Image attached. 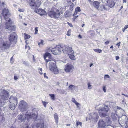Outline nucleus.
Here are the masks:
<instances>
[{
  "mask_svg": "<svg viewBox=\"0 0 128 128\" xmlns=\"http://www.w3.org/2000/svg\"><path fill=\"white\" fill-rule=\"evenodd\" d=\"M72 102L74 103L76 105V106L78 107L80 105V104L78 103L75 100V99L74 98H72Z\"/></svg>",
  "mask_w": 128,
  "mask_h": 128,
  "instance_id": "c85d7f7f",
  "label": "nucleus"
},
{
  "mask_svg": "<svg viewBox=\"0 0 128 128\" xmlns=\"http://www.w3.org/2000/svg\"><path fill=\"white\" fill-rule=\"evenodd\" d=\"M66 92L64 90H62L60 91V93L61 94H64Z\"/></svg>",
  "mask_w": 128,
  "mask_h": 128,
  "instance_id": "c03bdc74",
  "label": "nucleus"
},
{
  "mask_svg": "<svg viewBox=\"0 0 128 128\" xmlns=\"http://www.w3.org/2000/svg\"><path fill=\"white\" fill-rule=\"evenodd\" d=\"M74 66L70 64H67L65 66L64 70L66 72H69L74 69Z\"/></svg>",
  "mask_w": 128,
  "mask_h": 128,
  "instance_id": "f3484780",
  "label": "nucleus"
},
{
  "mask_svg": "<svg viewBox=\"0 0 128 128\" xmlns=\"http://www.w3.org/2000/svg\"><path fill=\"white\" fill-rule=\"evenodd\" d=\"M10 62L11 63H13L14 61L13 59V57H12L10 58Z\"/></svg>",
  "mask_w": 128,
  "mask_h": 128,
  "instance_id": "a18cd8bd",
  "label": "nucleus"
},
{
  "mask_svg": "<svg viewBox=\"0 0 128 128\" xmlns=\"http://www.w3.org/2000/svg\"><path fill=\"white\" fill-rule=\"evenodd\" d=\"M110 78V77L108 75H105L104 76V79L105 80H106V79L107 78Z\"/></svg>",
  "mask_w": 128,
  "mask_h": 128,
  "instance_id": "ea45409f",
  "label": "nucleus"
},
{
  "mask_svg": "<svg viewBox=\"0 0 128 128\" xmlns=\"http://www.w3.org/2000/svg\"><path fill=\"white\" fill-rule=\"evenodd\" d=\"M18 11L20 12H23L24 11V10L23 9H19Z\"/></svg>",
  "mask_w": 128,
  "mask_h": 128,
  "instance_id": "bf43d9fd",
  "label": "nucleus"
},
{
  "mask_svg": "<svg viewBox=\"0 0 128 128\" xmlns=\"http://www.w3.org/2000/svg\"><path fill=\"white\" fill-rule=\"evenodd\" d=\"M0 18H1V24H2V17L0 16Z\"/></svg>",
  "mask_w": 128,
  "mask_h": 128,
  "instance_id": "0e129e2a",
  "label": "nucleus"
},
{
  "mask_svg": "<svg viewBox=\"0 0 128 128\" xmlns=\"http://www.w3.org/2000/svg\"><path fill=\"white\" fill-rule=\"evenodd\" d=\"M78 16H75L74 18H72V19L74 21L75 19L76 18L78 17Z\"/></svg>",
  "mask_w": 128,
  "mask_h": 128,
  "instance_id": "09e8293b",
  "label": "nucleus"
},
{
  "mask_svg": "<svg viewBox=\"0 0 128 128\" xmlns=\"http://www.w3.org/2000/svg\"><path fill=\"white\" fill-rule=\"evenodd\" d=\"M29 2L30 6L37 8L39 7L41 4L40 2L38 0L35 2L34 0H29Z\"/></svg>",
  "mask_w": 128,
  "mask_h": 128,
  "instance_id": "9b49d317",
  "label": "nucleus"
},
{
  "mask_svg": "<svg viewBox=\"0 0 128 128\" xmlns=\"http://www.w3.org/2000/svg\"><path fill=\"white\" fill-rule=\"evenodd\" d=\"M79 125H80L81 126L82 125V122H80L76 121V126L77 127Z\"/></svg>",
  "mask_w": 128,
  "mask_h": 128,
  "instance_id": "473e14b6",
  "label": "nucleus"
},
{
  "mask_svg": "<svg viewBox=\"0 0 128 128\" xmlns=\"http://www.w3.org/2000/svg\"><path fill=\"white\" fill-rule=\"evenodd\" d=\"M43 41H41L39 43H38V45L40 46H41L43 45Z\"/></svg>",
  "mask_w": 128,
  "mask_h": 128,
  "instance_id": "79ce46f5",
  "label": "nucleus"
},
{
  "mask_svg": "<svg viewBox=\"0 0 128 128\" xmlns=\"http://www.w3.org/2000/svg\"><path fill=\"white\" fill-rule=\"evenodd\" d=\"M108 110V107L106 105L104 107L99 110L98 113L100 116L102 118H103L106 116H108V114L107 112Z\"/></svg>",
  "mask_w": 128,
  "mask_h": 128,
  "instance_id": "423d86ee",
  "label": "nucleus"
},
{
  "mask_svg": "<svg viewBox=\"0 0 128 128\" xmlns=\"http://www.w3.org/2000/svg\"><path fill=\"white\" fill-rule=\"evenodd\" d=\"M30 37V35L26 34H24V38L25 39H28Z\"/></svg>",
  "mask_w": 128,
  "mask_h": 128,
  "instance_id": "7c9ffc66",
  "label": "nucleus"
},
{
  "mask_svg": "<svg viewBox=\"0 0 128 128\" xmlns=\"http://www.w3.org/2000/svg\"><path fill=\"white\" fill-rule=\"evenodd\" d=\"M11 43L15 42L16 40V34L14 32H12L10 34L8 37Z\"/></svg>",
  "mask_w": 128,
  "mask_h": 128,
  "instance_id": "a211bd4d",
  "label": "nucleus"
},
{
  "mask_svg": "<svg viewBox=\"0 0 128 128\" xmlns=\"http://www.w3.org/2000/svg\"><path fill=\"white\" fill-rule=\"evenodd\" d=\"M122 94L124 96H125L127 97L128 98V95L127 94Z\"/></svg>",
  "mask_w": 128,
  "mask_h": 128,
  "instance_id": "052dcab7",
  "label": "nucleus"
},
{
  "mask_svg": "<svg viewBox=\"0 0 128 128\" xmlns=\"http://www.w3.org/2000/svg\"><path fill=\"white\" fill-rule=\"evenodd\" d=\"M69 57L72 60H75V58L74 55V54H72L71 53L68 54Z\"/></svg>",
  "mask_w": 128,
  "mask_h": 128,
  "instance_id": "a878e982",
  "label": "nucleus"
},
{
  "mask_svg": "<svg viewBox=\"0 0 128 128\" xmlns=\"http://www.w3.org/2000/svg\"><path fill=\"white\" fill-rule=\"evenodd\" d=\"M94 51L96 52L100 53L102 52V50L100 49H96L94 50Z\"/></svg>",
  "mask_w": 128,
  "mask_h": 128,
  "instance_id": "2f4dec72",
  "label": "nucleus"
},
{
  "mask_svg": "<svg viewBox=\"0 0 128 128\" xmlns=\"http://www.w3.org/2000/svg\"><path fill=\"white\" fill-rule=\"evenodd\" d=\"M36 11V13L41 15H45L46 14V12L44 10L41 9H37Z\"/></svg>",
  "mask_w": 128,
  "mask_h": 128,
  "instance_id": "aec40b11",
  "label": "nucleus"
},
{
  "mask_svg": "<svg viewBox=\"0 0 128 128\" xmlns=\"http://www.w3.org/2000/svg\"><path fill=\"white\" fill-rule=\"evenodd\" d=\"M109 42L108 41H107L105 42L104 43L106 45L108 44L109 43Z\"/></svg>",
  "mask_w": 128,
  "mask_h": 128,
  "instance_id": "5fc2aeb1",
  "label": "nucleus"
},
{
  "mask_svg": "<svg viewBox=\"0 0 128 128\" xmlns=\"http://www.w3.org/2000/svg\"><path fill=\"white\" fill-rule=\"evenodd\" d=\"M78 37L80 38H82V36L80 34H79L78 36Z\"/></svg>",
  "mask_w": 128,
  "mask_h": 128,
  "instance_id": "680f3d73",
  "label": "nucleus"
},
{
  "mask_svg": "<svg viewBox=\"0 0 128 128\" xmlns=\"http://www.w3.org/2000/svg\"><path fill=\"white\" fill-rule=\"evenodd\" d=\"M98 118V116L96 113H94L90 116V118L94 120V121H96Z\"/></svg>",
  "mask_w": 128,
  "mask_h": 128,
  "instance_id": "412c9836",
  "label": "nucleus"
},
{
  "mask_svg": "<svg viewBox=\"0 0 128 128\" xmlns=\"http://www.w3.org/2000/svg\"><path fill=\"white\" fill-rule=\"evenodd\" d=\"M18 98L13 96H11L9 98L10 104H8L9 108L11 110H14L16 108V105L18 104Z\"/></svg>",
  "mask_w": 128,
  "mask_h": 128,
  "instance_id": "20e7f679",
  "label": "nucleus"
},
{
  "mask_svg": "<svg viewBox=\"0 0 128 128\" xmlns=\"http://www.w3.org/2000/svg\"><path fill=\"white\" fill-rule=\"evenodd\" d=\"M93 65V64H91L90 66V67H91Z\"/></svg>",
  "mask_w": 128,
  "mask_h": 128,
  "instance_id": "338daca9",
  "label": "nucleus"
},
{
  "mask_svg": "<svg viewBox=\"0 0 128 128\" xmlns=\"http://www.w3.org/2000/svg\"><path fill=\"white\" fill-rule=\"evenodd\" d=\"M9 93L8 91L4 90H0V106H3L5 102L3 101L8 100Z\"/></svg>",
  "mask_w": 128,
  "mask_h": 128,
  "instance_id": "7ed1b4c3",
  "label": "nucleus"
},
{
  "mask_svg": "<svg viewBox=\"0 0 128 128\" xmlns=\"http://www.w3.org/2000/svg\"><path fill=\"white\" fill-rule=\"evenodd\" d=\"M118 126L120 125L121 126H124L125 124H128V118L126 115H123L121 117L118 119Z\"/></svg>",
  "mask_w": 128,
  "mask_h": 128,
  "instance_id": "39448f33",
  "label": "nucleus"
},
{
  "mask_svg": "<svg viewBox=\"0 0 128 128\" xmlns=\"http://www.w3.org/2000/svg\"><path fill=\"white\" fill-rule=\"evenodd\" d=\"M42 103L43 105L45 107H46V104H48L47 102H45L42 101Z\"/></svg>",
  "mask_w": 128,
  "mask_h": 128,
  "instance_id": "4c0bfd02",
  "label": "nucleus"
},
{
  "mask_svg": "<svg viewBox=\"0 0 128 128\" xmlns=\"http://www.w3.org/2000/svg\"><path fill=\"white\" fill-rule=\"evenodd\" d=\"M54 118L55 120V122L56 124H58V117L57 114L55 113L54 115Z\"/></svg>",
  "mask_w": 128,
  "mask_h": 128,
  "instance_id": "bb28decb",
  "label": "nucleus"
},
{
  "mask_svg": "<svg viewBox=\"0 0 128 128\" xmlns=\"http://www.w3.org/2000/svg\"><path fill=\"white\" fill-rule=\"evenodd\" d=\"M22 63L26 66H28L29 65V63L27 61H24Z\"/></svg>",
  "mask_w": 128,
  "mask_h": 128,
  "instance_id": "f704fd0d",
  "label": "nucleus"
},
{
  "mask_svg": "<svg viewBox=\"0 0 128 128\" xmlns=\"http://www.w3.org/2000/svg\"><path fill=\"white\" fill-rule=\"evenodd\" d=\"M115 4V3L112 2H110V4H109L108 6V7L112 8L114 6Z\"/></svg>",
  "mask_w": 128,
  "mask_h": 128,
  "instance_id": "c756f323",
  "label": "nucleus"
},
{
  "mask_svg": "<svg viewBox=\"0 0 128 128\" xmlns=\"http://www.w3.org/2000/svg\"><path fill=\"white\" fill-rule=\"evenodd\" d=\"M10 44L9 42H5L2 43L0 45V48L2 50H4L9 48Z\"/></svg>",
  "mask_w": 128,
  "mask_h": 128,
  "instance_id": "4468645a",
  "label": "nucleus"
},
{
  "mask_svg": "<svg viewBox=\"0 0 128 128\" xmlns=\"http://www.w3.org/2000/svg\"><path fill=\"white\" fill-rule=\"evenodd\" d=\"M68 25L70 27H72L73 26L70 23H69V22H68Z\"/></svg>",
  "mask_w": 128,
  "mask_h": 128,
  "instance_id": "864d4df0",
  "label": "nucleus"
},
{
  "mask_svg": "<svg viewBox=\"0 0 128 128\" xmlns=\"http://www.w3.org/2000/svg\"><path fill=\"white\" fill-rule=\"evenodd\" d=\"M50 96L51 97V99L53 100H55V96L53 94H50Z\"/></svg>",
  "mask_w": 128,
  "mask_h": 128,
  "instance_id": "72a5a7b5",
  "label": "nucleus"
},
{
  "mask_svg": "<svg viewBox=\"0 0 128 128\" xmlns=\"http://www.w3.org/2000/svg\"><path fill=\"white\" fill-rule=\"evenodd\" d=\"M18 79V77L16 76H14V79L15 80H17Z\"/></svg>",
  "mask_w": 128,
  "mask_h": 128,
  "instance_id": "4d7b16f0",
  "label": "nucleus"
},
{
  "mask_svg": "<svg viewBox=\"0 0 128 128\" xmlns=\"http://www.w3.org/2000/svg\"><path fill=\"white\" fill-rule=\"evenodd\" d=\"M9 14V12L7 8H5L2 10L1 13L3 16L4 20L6 21V23L5 24L6 28L7 29V31L9 33L12 31H14L15 29V27L13 26H11L10 25L8 26V24H11L12 22L10 18H8V16Z\"/></svg>",
  "mask_w": 128,
  "mask_h": 128,
  "instance_id": "f257e3e1",
  "label": "nucleus"
},
{
  "mask_svg": "<svg viewBox=\"0 0 128 128\" xmlns=\"http://www.w3.org/2000/svg\"><path fill=\"white\" fill-rule=\"evenodd\" d=\"M105 124L108 126V128H114V127L118 126L116 125H115L114 123L111 121L110 118L108 116L106 118L105 120Z\"/></svg>",
  "mask_w": 128,
  "mask_h": 128,
  "instance_id": "0eeeda50",
  "label": "nucleus"
},
{
  "mask_svg": "<svg viewBox=\"0 0 128 128\" xmlns=\"http://www.w3.org/2000/svg\"><path fill=\"white\" fill-rule=\"evenodd\" d=\"M49 68L51 71L54 74L58 73V70L56 66V63L55 61L54 62H50L49 63Z\"/></svg>",
  "mask_w": 128,
  "mask_h": 128,
  "instance_id": "6e6552de",
  "label": "nucleus"
},
{
  "mask_svg": "<svg viewBox=\"0 0 128 128\" xmlns=\"http://www.w3.org/2000/svg\"><path fill=\"white\" fill-rule=\"evenodd\" d=\"M76 10L78 12H80L81 11L80 8L79 7H78L77 8H75Z\"/></svg>",
  "mask_w": 128,
  "mask_h": 128,
  "instance_id": "58836bf2",
  "label": "nucleus"
},
{
  "mask_svg": "<svg viewBox=\"0 0 128 128\" xmlns=\"http://www.w3.org/2000/svg\"><path fill=\"white\" fill-rule=\"evenodd\" d=\"M35 31L34 32V34H37L38 33V27H36L35 28Z\"/></svg>",
  "mask_w": 128,
  "mask_h": 128,
  "instance_id": "a19ab883",
  "label": "nucleus"
},
{
  "mask_svg": "<svg viewBox=\"0 0 128 128\" xmlns=\"http://www.w3.org/2000/svg\"><path fill=\"white\" fill-rule=\"evenodd\" d=\"M28 42V40H26L25 41V42L26 44H28V42Z\"/></svg>",
  "mask_w": 128,
  "mask_h": 128,
  "instance_id": "e2e57ef3",
  "label": "nucleus"
},
{
  "mask_svg": "<svg viewBox=\"0 0 128 128\" xmlns=\"http://www.w3.org/2000/svg\"><path fill=\"white\" fill-rule=\"evenodd\" d=\"M120 58L118 56H116V60H119Z\"/></svg>",
  "mask_w": 128,
  "mask_h": 128,
  "instance_id": "3c124183",
  "label": "nucleus"
},
{
  "mask_svg": "<svg viewBox=\"0 0 128 128\" xmlns=\"http://www.w3.org/2000/svg\"><path fill=\"white\" fill-rule=\"evenodd\" d=\"M28 107L27 104L23 100L20 102L18 108L21 111L24 112L27 109Z\"/></svg>",
  "mask_w": 128,
  "mask_h": 128,
  "instance_id": "1a4fd4ad",
  "label": "nucleus"
},
{
  "mask_svg": "<svg viewBox=\"0 0 128 128\" xmlns=\"http://www.w3.org/2000/svg\"><path fill=\"white\" fill-rule=\"evenodd\" d=\"M120 42H119L118 43H117L116 45L117 46H120Z\"/></svg>",
  "mask_w": 128,
  "mask_h": 128,
  "instance_id": "13d9d810",
  "label": "nucleus"
},
{
  "mask_svg": "<svg viewBox=\"0 0 128 128\" xmlns=\"http://www.w3.org/2000/svg\"><path fill=\"white\" fill-rule=\"evenodd\" d=\"M123 1L124 2L126 3V0H123Z\"/></svg>",
  "mask_w": 128,
  "mask_h": 128,
  "instance_id": "69168bd1",
  "label": "nucleus"
},
{
  "mask_svg": "<svg viewBox=\"0 0 128 128\" xmlns=\"http://www.w3.org/2000/svg\"><path fill=\"white\" fill-rule=\"evenodd\" d=\"M111 117L113 120V122L115 125H118V116L117 114L116 113H112L111 114Z\"/></svg>",
  "mask_w": 128,
  "mask_h": 128,
  "instance_id": "dca6fc26",
  "label": "nucleus"
},
{
  "mask_svg": "<svg viewBox=\"0 0 128 128\" xmlns=\"http://www.w3.org/2000/svg\"><path fill=\"white\" fill-rule=\"evenodd\" d=\"M104 122L102 119H101L99 121L98 124V128H104L106 126Z\"/></svg>",
  "mask_w": 128,
  "mask_h": 128,
  "instance_id": "6ab92c4d",
  "label": "nucleus"
},
{
  "mask_svg": "<svg viewBox=\"0 0 128 128\" xmlns=\"http://www.w3.org/2000/svg\"><path fill=\"white\" fill-rule=\"evenodd\" d=\"M100 9L102 10H107L109 9L108 5L106 4H102L100 6Z\"/></svg>",
  "mask_w": 128,
  "mask_h": 128,
  "instance_id": "4be33fe9",
  "label": "nucleus"
},
{
  "mask_svg": "<svg viewBox=\"0 0 128 128\" xmlns=\"http://www.w3.org/2000/svg\"><path fill=\"white\" fill-rule=\"evenodd\" d=\"M113 48V46H111L110 47V48Z\"/></svg>",
  "mask_w": 128,
  "mask_h": 128,
  "instance_id": "774afa93",
  "label": "nucleus"
},
{
  "mask_svg": "<svg viewBox=\"0 0 128 128\" xmlns=\"http://www.w3.org/2000/svg\"><path fill=\"white\" fill-rule=\"evenodd\" d=\"M38 70H39V73L40 74H42V69L41 68H39Z\"/></svg>",
  "mask_w": 128,
  "mask_h": 128,
  "instance_id": "c9c22d12",
  "label": "nucleus"
},
{
  "mask_svg": "<svg viewBox=\"0 0 128 128\" xmlns=\"http://www.w3.org/2000/svg\"><path fill=\"white\" fill-rule=\"evenodd\" d=\"M68 88L69 90L73 91L77 89V87L74 85H71L68 87Z\"/></svg>",
  "mask_w": 128,
  "mask_h": 128,
  "instance_id": "b1692460",
  "label": "nucleus"
},
{
  "mask_svg": "<svg viewBox=\"0 0 128 128\" xmlns=\"http://www.w3.org/2000/svg\"><path fill=\"white\" fill-rule=\"evenodd\" d=\"M68 6H70L69 9L70 10L72 11L73 10V7L74 6V4L73 3H72L70 0H67Z\"/></svg>",
  "mask_w": 128,
  "mask_h": 128,
  "instance_id": "5701e85b",
  "label": "nucleus"
},
{
  "mask_svg": "<svg viewBox=\"0 0 128 128\" xmlns=\"http://www.w3.org/2000/svg\"><path fill=\"white\" fill-rule=\"evenodd\" d=\"M88 89H90L92 88V87H91V85L90 84H88Z\"/></svg>",
  "mask_w": 128,
  "mask_h": 128,
  "instance_id": "37998d69",
  "label": "nucleus"
},
{
  "mask_svg": "<svg viewBox=\"0 0 128 128\" xmlns=\"http://www.w3.org/2000/svg\"><path fill=\"white\" fill-rule=\"evenodd\" d=\"M32 110V115L30 113V114H27L25 115L22 113L18 116V120L22 121L27 120L28 122L30 118H32L34 119H36L37 114L36 109V108H34Z\"/></svg>",
  "mask_w": 128,
  "mask_h": 128,
  "instance_id": "f03ea898",
  "label": "nucleus"
},
{
  "mask_svg": "<svg viewBox=\"0 0 128 128\" xmlns=\"http://www.w3.org/2000/svg\"><path fill=\"white\" fill-rule=\"evenodd\" d=\"M78 13V11L75 10V11L73 15V16H74L75 15H76Z\"/></svg>",
  "mask_w": 128,
  "mask_h": 128,
  "instance_id": "de8ad7c7",
  "label": "nucleus"
},
{
  "mask_svg": "<svg viewBox=\"0 0 128 128\" xmlns=\"http://www.w3.org/2000/svg\"><path fill=\"white\" fill-rule=\"evenodd\" d=\"M63 48L60 46H57L54 48H53L51 50V52L54 55H57L60 54Z\"/></svg>",
  "mask_w": 128,
  "mask_h": 128,
  "instance_id": "9d476101",
  "label": "nucleus"
},
{
  "mask_svg": "<svg viewBox=\"0 0 128 128\" xmlns=\"http://www.w3.org/2000/svg\"><path fill=\"white\" fill-rule=\"evenodd\" d=\"M116 108H117V110H121L123 112H124V110L123 109H122V108L120 107L117 106H116Z\"/></svg>",
  "mask_w": 128,
  "mask_h": 128,
  "instance_id": "e433bc0d",
  "label": "nucleus"
},
{
  "mask_svg": "<svg viewBox=\"0 0 128 128\" xmlns=\"http://www.w3.org/2000/svg\"><path fill=\"white\" fill-rule=\"evenodd\" d=\"M67 35L68 36L70 35V32L69 31L67 32Z\"/></svg>",
  "mask_w": 128,
  "mask_h": 128,
  "instance_id": "8fccbe9b",
  "label": "nucleus"
},
{
  "mask_svg": "<svg viewBox=\"0 0 128 128\" xmlns=\"http://www.w3.org/2000/svg\"><path fill=\"white\" fill-rule=\"evenodd\" d=\"M44 78H48V77L46 76V73H44Z\"/></svg>",
  "mask_w": 128,
  "mask_h": 128,
  "instance_id": "603ef678",
  "label": "nucleus"
},
{
  "mask_svg": "<svg viewBox=\"0 0 128 128\" xmlns=\"http://www.w3.org/2000/svg\"><path fill=\"white\" fill-rule=\"evenodd\" d=\"M71 15V13L68 11H67L64 13L65 16L66 17H69Z\"/></svg>",
  "mask_w": 128,
  "mask_h": 128,
  "instance_id": "cd10ccee",
  "label": "nucleus"
},
{
  "mask_svg": "<svg viewBox=\"0 0 128 128\" xmlns=\"http://www.w3.org/2000/svg\"><path fill=\"white\" fill-rule=\"evenodd\" d=\"M44 59L46 62L49 61H54V59L51 56L50 54L48 52H46L44 56Z\"/></svg>",
  "mask_w": 128,
  "mask_h": 128,
  "instance_id": "2eb2a0df",
  "label": "nucleus"
},
{
  "mask_svg": "<svg viewBox=\"0 0 128 128\" xmlns=\"http://www.w3.org/2000/svg\"><path fill=\"white\" fill-rule=\"evenodd\" d=\"M128 28V25H126L124 27V29H126L127 28Z\"/></svg>",
  "mask_w": 128,
  "mask_h": 128,
  "instance_id": "6e6d98bb",
  "label": "nucleus"
},
{
  "mask_svg": "<svg viewBox=\"0 0 128 128\" xmlns=\"http://www.w3.org/2000/svg\"><path fill=\"white\" fill-rule=\"evenodd\" d=\"M93 5L96 8L98 9L99 6V2L96 1L94 2L93 3Z\"/></svg>",
  "mask_w": 128,
  "mask_h": 128,
  "instance_id": "393cba45",
  "label": "nucleus"
},
{
  "mask_svg": "<svg viewBox=\"0 0 128 128\" xmlns=\"http://www.w3.org/2000/svg\"><path fill=\"white\" fill-rule=\"evenodd\" d=\"M103 90L104 92H106V86H103Z\"/></svg>",
  "mask_w": 128,
  "mask_h": 128,
  "instance_id": "49530a36",
  "label": "nucleus"
},
{
  "mask_svg": "<svg viewBox=\"0 0 128 128\" xmlns=\"http://www.w3.org/2000/svg\"><path fill=\"white\" fill-rule=\"evenodd\" d=\"M48 14L49 16L51 18L54 17L56 18H57L60 16V13L59 11L57 10L56 12L54 11L49 12Z\"/></svg>",
  "mask_w": 128,
  "mask_h": 128,
  "instance_id": "ddd939ff",
  "label": "nucleus"
},
{
  "mask_svg": "<svg viewBox=\"0 0 128 128\" xmlns=\"http://www.w3.org/2000/svg\"><path fill=\"white\" fill-rule=\"evenodd\" d=\"M62 47L63 48V50H62V52L64 53L68 54L70 53L72 54H74V51L72 50V48L71 47L64 46Z\"/></svg>",
  "mask_w": 128,
  "mask_h": 128,
  "instance_id": "f8f14e48",
  "label": "nucleus"
}]
</instances>
